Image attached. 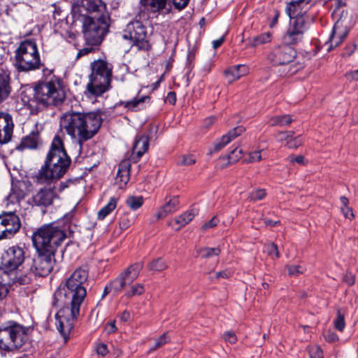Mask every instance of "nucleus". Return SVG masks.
I'll return each mask as SVG.
<instances>
[{"label":"nucleus","mask_w":358,"mask_h":358,"mask_svg":"<svg viewBox=\"0 0 358 358\" xmlns=\"http://www.w3.org/2000/svg\"><path fill=\"white\" fill-rule=\"evenodd\" d=\"M172 1L176 8L182 10L188 5L189 0H172Z\"/></svg>","instance_id":"13d9d810"},{"label":"nucleus","mask_w":358,"mask_h":358,"mask_svg":"<svg viewBox=\"0 0 358 358\" xmlns=\"http://www.w3.org/2000/svg\"><path fill=\"white\" fill-rule=\"evenodd\" d=\"M223 338L225 341L234 344L237 341V337L234 332L227 331L223 334Z\"/></svg>","instance_id":"6e6d98bb"},{"label":"nucleus","mask_w":358,"mask_h":358,"mask_svg":"<svg viewBox=\"0 0 358 358\" xmlns=\"http://www.w3.org/2000/svg\"><path fill=\"white\" fill-rule=\"evenodd\" d=\"M11 90L10 73L0 69V103L9 96Z\"/></svg>","instance_id":"bb28decb"},{"label":"nucleus","mask_w":358,"mask_h":358,"mask_svg":"<svg viewBox=\"0 0 358 358\" xmlns=\"http://www.w3.org/2000/svg\"><path fill=\"white\" fill-rule=\"evenodd\" d=\"M288 159L292 164H294V163H297L299 164H305L304 163L305 159H304V157L302 155H299V156L290 155L288 157Z\"/></svg>","instance_id":"052dcab7"},{"label":"nucleus","mask_w":358,"mask_h":358,"mask_svg":"<svg viewBox=\"0 0 358 358\" xmlns=\"http://www.w3.org/2000/svg\"><path fill=\"white\" fill-rule=\"evenodd\" d=\"M179 209V199L177 196L170 199L162 206L156 214L157 220L163 219L168 215L173 213Z\"/></svg>","instance_id":"cd10ccee"},{"label":"nucleus","mask_w":358,"mask_h":358,"mask_svg":"<svg viewBox=\"0 0 358 358\" xmlns=\"http://www.w3.org/2000/svg\"><path fill=\"white\" fill-rule=\"evenodd\" d=\"M293 120L290 115H284L274 116L270 118L268 124L272 126L285 127L290 124Z\"/></svg>","instance_id":"72a5a7b5"},{"label":"nucleus","mask_w":358,"mask_h":358,"mask_svg":"<svg viewBox=\"0 0 358 358\" xmlns=\"http://www.w3.org/2000/svg\"><path fill=\"white\" fill-rule=\"evenodd\" d=\"M181 159L179 164L184 166H189L196 162V158L193 155H182Z\"/></svg>","instance_id":"864d4df0"},{"label":"nucleus","mask_w":358,"mask_h":358,"mask_svg":"<svg viewBox=\"0 0 358 358\" xmlns=\"http://www.w3.org/2000/svg\"><path fill=\"white\" fill-rule=\"evenodd\" d=\"M78 5L80 13H95L96 16L107 14L106 6L102 0H78Z\"/></svg>","instance_id":"412c9836"},{"label":"nucleus","mask_w":358,"mask_h":358,"mask_svg":"<svg viewBox=\"0 0 358 358\" xmlns=\"http://www.w3.org/2000/svg\"><path fill=\"white\" fill-rule=\"evenodd\" d=\"M219 222V220L217 217H213L210 220H209L208 222L205 223L202 226V229L203 230H206L208 229L213 228L217 225Z\"/></svg>","instance_id":"4d7b16f0"},{"label":"nucleus","mask_w":358,"mask_h":358,"mask_svg":"<svg viewBox=\"0 0 358 358\" xmlns=\"http://www.w3.org/2000/svg\"><path fill=\"white\" fill-rule=\"evenodd\" d=\"M334 324L335 328L341 332H342L345 329V313L342 312L341 310H338L336 313V317L334 321Z\"/></svg>","instance_id":"4c0bfd02"},{"label":"nucleus","mask_w":358,"mask_h":358,"mask_svg":"<svg viewBox=\"0 0 358 358\" xmlns=\"http://www.w3.org/2000/svg\"><path fill=\"white\" fill-rule=\"evenodd\" d=\"M242 157V150L238 147L233 149L227 155L229 162L230 164L234 163Z\"/></svg>","instance_id":"a19ab883"},{"label":"nucleus","mask_w":358,"mask_h":358,"mask_svg":"<svg viewBox=\"0 0 358 358\" xmlns=\"http://www.w3.org/2000/svg\"><path fill=\"white\" fill-rule=\"evenodd\" d=\"M71 162V158L65 150L62 139L59 136H55L44 164L35 176V182L42 185L60 178L67 171Z\"/></svg>","instance_id":"20e7f679"},{"label":"nucleus","mask_w":358,"mask_h":358,"mask_svg":"<svg viewBox=\"0 0 358 358\" xmlns=\"http://www.w3.org/2000/svg\"><path fill=\"white\" fill-rule=\"evenodd\" d=\"M310 0H292L286 6V13L291 19L295 20L298 17H303L306 21H309L310 17L307 14V10L303 8L304 3L308 4Z\"/></svg>","instance_id":"5701e85b"},{"label":"nucleus","mask_w":358,"mask_h":358,"mask_svg":"<svg viewBox=\"0 0 358 358\" xmlns=\"http://www.w3.org/2000/svg\"><path fill=\"white\" fill-rule=\"evenodd\" d=\"M52 73V70L43 69L45 78L35 86L33 97H29L26 94L22 95V101L29 109L30 114L35 115L40 106H57L64 101L66 96L64 83L59 77L50 76Z\"/></svg>","instance_id":"f03ea898"},{"label":"nucleus","mask_w":358,"mask_h":358,"mask_svg":"<svg viewBox=\"0 0 358 358\" xmlns=\"http://www.w3.org/2000/svg\"><path fill=\"white\" fill-rule=\"evenodd\" d=\"M36 42L25 40L15 51V66L18 71L28 72L39 69L41 66Z\"/></svg>","instance_id":"1a4fd4ad"},{"label":"nucleus","mask_w":358,"mask_h":358,"mask_svg":"<svg viewBox=\"0 0 358 358\" xmlns=\"http://www.w3.org/2000/svg\"><path fill=\"white\" fill-rule=\"evenodd\" d=\"M150 96H142L134 98L131 101H121L120 105L127 110L136 111L144 108L145 103L149 102Z\"/></svg>","instance_id":"7c9ffc66"},{"label":"nucleus","mask_w":358,"mask_h":358,"mask_svg":"<svg viewBox=\"0 0 358 358\" xmlns=\"http://www.w3.org/2000/svg\"><path fill=\"white\" fill-rule=\"evenodd\" d=\"M348 11L347 10H342L341 12L338 11V10H334L332 13V15L334 18H338L337 20L339 19V18H342L343 20H344L345 18V22H344V25L345 24H347L348 27H349V29L350 28V20L348 17Z\"/></svg>","instance_id":"3c124183"},{"label":"nucleus","mask_w":358,"mask_h":358,"mask_svg":"<svg viewBox=\"0 0 358 358\" xmlns=\"http://www.w3.org/2000/svg\"><path fill=\"white\" fill-rule=\"evenodd\" d=\"M134 223V219H129L128 216L124 215L121 217L120 222V228L122 229H127L129 226H131Z\"/></svg>","instance_id":"5fc2aeb1"},{"label":"nucleus","mask_w":358,"mask_h":358,"mask_svg":"<svg viewBox=\"0 0 358 358\" xmlns=\"http://www.w3.org/2000/svg\"><path fill=\"white\" fill-rule=\"evenodd\" d=\"M309 355L310 358H323V352L317 345L309 348Z\"/></svg>","instance_id":"8fccbe9b"},{"label":"nucleus","mask_w":358,"mask_h":358,"mask_svg":"<svg viewBox=\"0 0 358 358\" xmlns=\"http://www.w3.org/2000/svg\"><path fill=\"white\" fill-rule=\"evenodd\" d=\"M341 211L343 215L350 220H352L355 217V215L353 213L352 209L350 208L348 206L346 207H341Z\"/></svg>","instance_id":"bf43d9fd"},{"label":"nucleus","mask_w":358,"mask_h":358,"mask_svg":"<svg viewBox=\"0 0 358 358\" xmlns=\"http://www.w3.org/2000/svg\"><path fill=\"white\" fill-rule=\"evenodd\" d=\"M248 67L243 64H238L229 68L224 71V75L229 83H232L248 73Z\"/></svg>","instance_id":"c85d7f7f"},{"label":"nucleus","mask_w":358,"mask_h":358,"mask_svg":"<svg viewBox=\"0 0 358 358\" xmlns=\"http://www.w3.org/2000/svg\"><path fill=\"white\" fill-rule=\"evenodd\" d=\"M20 217L14 213L0 215V241L12 238L20 229Z\"/></svg>","instance_id":"4468645a"},{"label":"nucleus","mask_w":358,"mask_h":358,"mask_svg":"<svg viewBox=\"0 0 358 358\" xmlns=\"http://www.w3.org/2000/svg\"><path fill=\"white\" fill-rule=\"evenodd\" d=\"M143 268V262H136L128 266L115 280L109 283L113 292H121L127 285H130L139 275Z\"/></svg>","instance_id":"ddd939ff"},{"label":"nucleus","mask_w":358,"mask_h":358,"mask_svg":"<svg viewBox=\"0 0 358 358\" xmlns=\"http://www.w3.org/2000/svg\"><path fill=\"white\" fill-rule=\"evenodd\" d=\"M294 134L293 131H285V132H280L278 136L280 141H286L289 140L291 137H292Z\"/></svg>","instance_id":"0e129e2a"},{"label":"nucleus","mask_w":358,"mask_h":358,"mask_svg":"<svg viewBox=\"0 0 358 358\" xmlns=\"http://www.w3.org/2000/svg\"><path fill=\"white\" fill-rule=\"evenodd\" d=\"M271 41V34L269 33H264L254 39V46H257L259 44L268 43Z\"/></svg>","instance_id":"49530a36"},{"label":"nucleus","mask_w":358,"mask_h":358,"mask_svg":"<svg viewBox=\"0 0 358 358\" xmlns=\"http://www.w3.org/2000/svg\"><path fill=\"white\" fill-rule=\"evenodd\" d=\"M40 143V134L36 128L22 138L20 143L16 146V150L22 151L24 149H36Z\"/></svg>","instance_id":"b1692460"},{"label":"nucleus","mask_w":358,"mask_h":358,"mask_svg":"<svg viewBox=\"0 0 358 358\" xmlns=\"http://www.w3.org/2000/svg\"><path fill=\"white\" fill-rule=\"evenodd\" d=\"M287 269L288 271V274L292 276H297L299 274H302L304 272V268L299 265L287 266Z\"/></svg>","instance_id":"a18cd8bd"},{"label":"nucleus","mask_w":358,"mask_h":358,"mask_svg":"<svg viewBox=\"0 0 358 358\" xmlns=\"http://www.w3.org/2000/svg\"><path fill=\"white\" fill-rule=\"evenodd\" d=\"M148 266L150 270L153 271H162L167 268L166 262L162 258L154 259Z\"/></svg>","instance_id":"e433bc0d"},{"label":"nucleus","mask_w":358,"mask_h":358,"mask_svg":"<svg viewBox=\"0 0 358 358\" xmlns=\"http://www.w3.org/2000/svg\"><path fill=\"white\" fill-rule=\"evenodd\" d=\"M262 151L263 150H255L250 152L249 158L248 159H245V161L248 163H255L261 161L262 159Z\"/></svg>","instance_id":"de8ad7c7"},{"label":"nucleus","mask_w":358,"mask_h":358,"mask_svg":"<svg viewBox=\"0 0 358 358\" xmlns=\"http://www.w3.org/2000/svg\"><path fill=\"white\" fill-rule=\"evenodd\" d=\"M107 14L99 16H84L83 20V33L85 44L99 45L108 27Z\"/></svg>","instance_id":"9b49d317"},{"label":"nucleus","mask_w":358,"mask_h":358,"mask_svg":"<svg viewBox=\"0 0 358 358\" xmlns=\"http://www.w3.org/2000/svg\"><path fill=\"white\" fill-rule=\"evenodd\" d=\"M31 256L25 247L13 245L4 250L1 258V268L7 273L10 282L16 285H24L27 264Z\"/></svg>","instance_id":"39448f33"},{"label":"nucleus","mask_w":358,"mask_h":358,"mask_svg":"<svg viewBox=\"0 0 358 358\" xmlns=\"http://www.w3.org/2000/svg\"><path fill=\"white\" fill-rule=\"evenodd\" d=\"M96 352L99 355L105 356L108 352L107 345L103 343H101V344L98 345L96 347Z\"/></svg>","instance_id":"69168bd1"},{"label":"nucleus","mask_w":358,"mask_h":358,"mask_svg":"<svg viewBox=\"0 0 358 358\" xmlns=\"http://www.w3.org/2000/svg\"><path fill=\"white\" fill-rule=\"evenodd\" d=\"M31 331L14 320H9L0 325V354L6 356L21 350L29 341Z\"/></svg>","instance_id":"423d86ee"},{"label":"nucleus","mask_w":358,"mask_h":358,"mask_svg":"<svg viewBox=\"0 0 358 358\" xmlns=\"http://www.w3.org/2000/svg\"><path fill=\"white\" fill-rule=\"evenodd\" d=\"M345 22V18H339L336 20L329 40L324 44L328 52L338 47L348 36L350 29L347 24L344 25Z\"/></svg>","instance_id":"f3484780"},{"label":"nucleus","mask_w":358,"mask_h":358,"mask_svg":"<svg viewBox=\"0 0 358 358\" xmlns=\"http://www.w3.org/2000/svg\"><path fill=\"white\" fill-rule=\"evenodd\" d=\"M220 253L219 248H203L199 250V254L202 258L217 256Z\"/></svg>","instance_id":"58836bf2"},{"label":"nucleus","mask_w":358,"mask_h":358,"mask_svg":"<svg viewBox=\"0 0 358 358\" xmlns=\"http://www.w3.org/2000/svg\"><path fill=\"white\" fill-rule=\"evenodd\" d=\"M90 68L85 94L89 97L101 96L111 87L113 65L106 60L98 59L91 63Z\"/></svg>","instance_id":"0eeeda50"},{"label":"nucleus","mask_w":358,"mask_h":358,"mask_svg":"<svg viewBox=\"0 0 358 358\" xmlns=\"http://www.w3.org/2000/svg\"><path fill=\"white\" fill-rule=\"evenodd\" d=\"M31 184L29 180H12L11 189L6 196L8 203H16L24 199L31 190Z\"/></svg>","instance_id":"a211bd4d"},{"label":"nucleus","mask_w":358,"mask_h":358,"mask_svg":"<svg viewBox=\"0 0 358 358\" xmlns=\"http://www.w3.org/2000/svg\"><path fill=\"white\" fill-rule=\"evenodd\" d=\"M66 238L64 231L53 224L43 225L32 236L33 244L37 251L55 252Z\"/></svg>","instance_id":"6e6552de"},{"label":"nucleus","mask_w":358,"mask_h":358,"mask_svg":"<svg viewBox=\"0 0 358 358\" xmlns=\"http://www.w3.org/2000/svg\"><path fill=\"white\" fill-rule=\"evenodd\" d=\"M264 250L269 255H274L275 257L278 258L280 257V254L278 250L277 245L273 243H270L264 246Z\"/></svg>","instance_id":"09e8293b"},{"label":"nucleus","mask_w":358,"mask_h":358,"mask_svg":"<svg viewBox=\"0 0 358 358\" xmlns=\"http://www.w3.org/2000/svg\"><path fill=\"white\" fill-rule=\"evenodd\" d=\"M357 48V45L354 41L349 42L345 47L341 56L343 57H348L351 56Z\"/></svg>","instance_id":"c03bdc74"},{"label":"nucleus","mask_w":358,"mask_h":358,"mask_svg":"<svg viewBox=\"0 0 358 358\" xmlns=\"http://www.w3.org/2000/svg\"><path fill=\"white\" fill-rule=\"evenodd\" d=\"M145 288L143 284L136 283L132 285L131 284V287L129 290L126 291L125 296L127 298H131L134 296L141 295L144 293Z\"/></svg>","instance_id":"f704fd0d"},{"label":"nucleus","mask_w":358,"mask_h":358,"mask_svg":"<svg viewBox=\"0 0 358 358\" xmlns=\"http://www.w3.org/2000/svg\"><path fill=\"white\" fill-rule=\"evenodd\" d=\"M145 10L152 13L168 14L171 9L169 0H140Z\"/></svg>","instance_id":"4be33fe9"},{"label":"nucleus","mask_w":358,"mask_h":358,"mask_svg":"<svg viewBox=\"0 0 358 358\" xmlns=\"http://www.w3.org/2000/svg\"><path fill=\"white\" fill-rule=\"evenodd\" d=\"M118 199L111 197L108 203L104 206L98 213V218L99 220L105 219L113 210L115 209L117 204Z\"/></svg>","instance_id":"2f4dec72"},{"label":"nucleus","mask_w":358,"mask_h":358,"mask_svg":"<svg viewBox=\"0 0 358 358\" xmlns=\"http://www.w3.org/2000/svg\"><path fill=\"white\" fill-rule=\"evenodd\" d=\"M302 144V141L300 136L297 137H291L289 140H287L286 143V145L290 149L297 148L299 145Z\"/></svg>","instance_id":"603ef678"},{"label":"nucleus","mask_w":358,"mask_h":358,"mask_svg":"<svg viewBox=\"0 0 358 358\" xmlns=\"http://www.w3.org/2000/svg\"><path fill=\"white\" fill-rule=\"evenodd\" d=\"M101 111L90 113H66L60 120V129L77 141L81 150L83 143L92 138L102 124Z\"/></svg>","instance_id":"7ed1b4c3"},{"label":"nucleus","mask_w":358,"mask_h":358,"mask_svg":"<svg viewBox=\"0 0 358 358\" xmlns=\"http://www.w3.org/2000/svg\"><path fill=\"white\" fill-rule=\"evenodd\" d=\"M36 257L30 258L24 276V285L30 284L36 276L45 277L53 269L55 264V252L37 251Z\"/></svg>","instance_id":"9d476101"},{"label":"nucleus","mask_w":358,"mask_h":358,"mask_svg":"<svg viewBox=\"0 0 358 358\" xmlns=\"http://www.w3.org/2000/svg\"><path fill=\"white\" fill-rule=\"evenodd\" d=\"M245 131V128L238 126L230 130L227 134L224 135L221 138L217 140L214 143L213 152H217L221 150L224 146L229 143L235 138L239 136Z\"/></svg>","instance_id":"393cba45"},{"label":"nucleus","mask_w":358,"mask_h":358,"mask_svg":"<svg viewBox=\"0 0 358 358\" xmlns=\"http://www.w3.org/2000/svg\"><path fill=\"white\" fill-rule=\"evenodd\" d=\"M88 270L79 267L66 280L64 287L55 293V305L62 306L56 314L58 331L66 339L80 315L87 296Z\"/></svg>","instance_id":"f257e3e1"},{"label":"nucleus","mask_w":358,"mask_h":358,"mask_svg":"<svg viewBox=\"0 0 358 358\" xmlns=\"http://www.w3.org/2000/svg\"><path fill=\"white\" fill-rule=\"evenodd\" d=\"M308 22L303 17H298L290 24V27L283 36L285 43L296 45L303 40L304 34L308 29Z\"/></svg>","instance_id":"2eb2a0df"},{"label":"nucleus","mask_w":358,"mask_h":358,"mask_svg":"<svg viewBox=\"0 0 358 358\" xmlns=\"http://www.w3.org/2000/svg\"><path fill=\"white\" fill-rule=\"evenodd\" d=\"M59 196L56 192L55 186L49 185L41 188L32 196V201L35 206L47 208L53 204L54 201L57 199Z\"/></svg>","instance_id":"6ab92c4d"},{"label":"nucleus","mask_w":358,"mask_h":358,"mask_svg":"<svg viewBox=\"0 0 358 358\" xmlns=\"http://www.w3.org/2000/svg\"><path fill=\"white\" fill-rule=\"evenodd\" d=\"M343 281L349 286H351L355 282V275L351 273H348L343 276Z\"/></svg>","instance_id":"680f3d73"},{"label":"nucleus","mask_w":358,"mask_h":358,"mask_svg":"<svg viewBox=\"0 0 358 358\" xmlns=\"http://www.w3.org/2000/svg\"><path fill=\"white\" fill-rule=\"evenodd\" d=\"M149 146V138L145 135L137 136L132 148V159L136 162L147 152Z\"/></svg>","instance_id":"a878e982"},{"label":"nucleus","mask_w":358,"mask_h":358,"mask_svg":"<svg viewBox=\"0 0 358 358\" xmlns=\"http://www.w3.org/2000/svg\"><path fill=\"white\" fill-rule=\"evenodd\" d=\"M105 330L107 334H112L117 331V327L115 326V322L112 321L107 323L105 326Z\"/></svg>","instance_id":"e2e57ef3"},{"label":"nucleus","mask_w":358,"mask_h":358,"mask_svg":"<svg viewBox=\"0 0 358 358\" xmlns=\"http://www.w3.org/2000/svg\"><path fill=\"white\" fill-rule=\"evenodd\" d=\"M168 341H169V339L167 338L166 334H162L161 336H159V338H157L155 340V344L154 347L151 348L149 350V352H150L155 351L156 350L162 347L164 345H165L166 343H168Z\"/></svg>","instance_id":"37998d69"},{"label":"nucleus","mask_w":358,"mask_h":358,"mask_svg":"<svg viewBox=\"0 0 358 358\" xmlns=\"http://www.w3.org/2000/svg\"><path fill=\"white\" fill-rule=\"evenodd\" d=\"M266 196V191L265 189H255L249 194L248 199L250 201L255 202L264 199Z\"/></svg>","instance_id":"ea45409f"},{"label":"nucleus","mask_w":358,"mask_h":358,"mask_svg":"<svg viewBox=\"0 0 358 358\" xmlns=\"http://www.w3.org/2000/svg\"><path fill=\"white\" fill-rule=\"evenodd\" d=\"M87 46L80 49L76 55V59H80L83 56L87 55L88 54L94 52L96 50V46L99 45H92V44H86Z\"/></svg>","instance_id":"79ce46f5"},{"label":"nucleus","mask_w":358,"mask_h":358,"mask_svg":"<svg viewBox=\"0 0 358 358\" xmlns=\"http://www.w3.org/2000/svg\"><path fill=\"white\" fill-rule=\"evenodd\" d=\"M296 57V50L289 45L275 47L268 55V59L273 65H285L291 62Z\"/></svg>","instance_id":"dca6fc26"},{"label":"nucleus","mask_w":358,"mask_h":358,"mask_svg":"<svg viewBox=\"0 0 358 358\" xmlns=\"http://www.w3.org/2000/svg\"><path fill=\"white\" fill-rule=\"evenodd\" d=\"M14 124L13 118L8 113H0V144L10 141L13 132Z\"/></svg>","instance_id":"aec40b11"},{"label":"nucleus","mask_w":358,"mask_h":358,"mask_svg":"<svg viewBox=\"0 0 358 358\" xmlns=\"http://www.w3.org/2000/svg\"><path fill=\"white\" fill-rule=\"evenodd\" d=\"M195 215H196V213L194 211V210H190L186 211L183 214L176 217L174 222L176 224H177L178 225V227L176 229V230H179L182 227H185L191 220H192V219L194 218Z\"/></svg>","instance_id":"473e14b6"},{"label":"nucleus","mask_w":358,"mask_h":358,"mask_svg":"<svg viewBox=\"0 0 358 358\" xmlns=\"http://www.w3.org/2000/svg\"><path fill=\"white\" fill-rule=\"evenodd\" d=\"M123 38L129 40L131 45H136L139 50H148L150 47L147 39V28L138 20H134L127 24L124 31Z\"/></svg>","instance_id":"f8f14e48"},{"label":"nucleus","mask_w":358,"mask_h":358,"mask_svg":"<svg viewBox=\"0 0 358 358\" xmlns=\"http://www.w3.org/2000/svg\"><path fill=\"white\" fill-rule=\"evenodd\" d=\"M127 205L133 210L138 209L143 203L142 196H130L126 200Z\"/></svg>","instance_id":"c9c22d12"},{"label":"nucleus","mask_w":358,"mask_h":358,"mask_svg":"<svg viewBox=\"0 0 358 358\" xmlns=\"http://www.w3.org/2000/svg\"><path fill=\"white\" fill-rule=\"evenodd\" d=\"M131 163L129 159L122 160L118 166V171L116 176V182H120V185H126L129 180Z\"/></svg>","instance_id":"c756f323"},{"label":"nucleus","mask_w":358,"mask_h":358,"mask_svg":"<svg viewBox=\"0 0 358 358\" xmlns=\"http://www.w3.org/2000/svg\"><path fill=\"white\" fill-rule=\"evenodd\" d=\"M326 341L330 343H333L335 341H338V335L331 331H329L327 335L325 336Z\"/></svg>","instance_id":"774afa93"},{"label":"nucleus","mask_w":358,"mask_h":358,"mask_svg":"<svg viewBox=\"0 0 358 358\" xmlns=\"http://www.w3.org/2000/svg\"><path fill=\"white\" fill-rule=\"evenodd\" d=\"M345 76L349 80H358V69L346 73Z\"/></svg>","instance_id":"338daca9"}]
</instances>
